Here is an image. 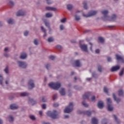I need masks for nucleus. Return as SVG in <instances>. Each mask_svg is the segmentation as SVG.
Listing matches in <instances>:
<instances>
[{
	"label": "nucleus",
	"mask_w": 124,
	"mask_h": 124,
	"mask_svg": "<svg viewBox=\"0 0 124 124\" xmlns=\"http://www.w3.org/2000/svg\"><path fill=\"white\" fill-rule=\"evenodd\" d=\"M26 15V12L24 10H20L16 13V16H24Z\"/></svg>",
	"instance_id": "11"
},
{
	"label": "nucleus",
	"mask_w": 124,
	"mask_h": 124,
	"mask_svg": "<svg viewBox=\"0 0 124 124\" xmlns=\"http://www.w3.org/2000/svg\"><path fill=\"white\" fill-rule=\"evenodd\" d=\"M95 99V96H93L91 98V101H94V100Z\"/></svg>",
	"instance_id": "61"
},
{
	"label": "nucleus",
	"mask_w": 124,
	"mask_h": 124,
	"mask_svg": "<svg viewBox=\"0 0 124 124\" xmlns=\"http://www.w3.org/2000/svg\"><path fill=\"white\" fill-rule=\"evenodd\" d=\"M60 22H61V23H65V22H66V18H64L60 20Z\"/></svg>",
	"instance_id": "50"
},
{
	"label": "nucleus",
	"mask_w": 124,
	"mask_h": 124,
	"mask_svg": "<svg viewBox=\"0 0 124 124\" xmlns=\"http://www.w3.org/2000/svg\"><path fill=\"white\" fill-rule=\"evenodd\" d=\"M49 59L50 60H52V61H54V59H55V57L54 56H50L49 57Z\"/></svg>",
	"instance_id": "55"
},
{
	"label": "nucleus",
	"mask_w": 124,
	"mask_h": 124,
	"mask_svg": "<svg viewBox=\"0 0 124 124\" xmlns=\"http://www.w3.org/2000/svg\"><path fill=\"white\" fill-rule=\"evenodd\" d=\"M91 95V93H85L83 95V99H87V98H89V96Z\"/></svg>",
	"instance_id": "22"
},
{
	"label": "nucleus",
	"mask_w": 124,
	"mask_h": 124,
	"mask_svg": "<svg viewBox=\"0 0 124 124\" xmlns=\"http://www.w3.org/2000/svg\"><path fill=\"white\" fill-rule=\"evenodd\" d=\"M27 57H28L27 53L23 52L20 55V59H21V60H25L27 59Z\"/></svg>",
	"instance_id": "16"
},
{
	"label": "nucleus",
	"mask_w": 124,
	"mask_h": 124,
	"mask_svg": "<svg viewBox=\"0 0 124 124\" xmlns=\"http://www.w3.org/2000/svg\"><path fill=\"white\" fill-rule=\"evenodd\" d=\"M113 99H114L115 101H116L117 103H119L121 102V99L117 98V96H116V94H115V93L113 94Z\"/></svg>",
	"instance_id": "18"
},
{
	"label": "nucleus",
	"mask_w": 124,
	"mask_h": 124,
	"mask_svg": "<svg viewBox=\"0 0 124 124\" xmlns=\"http://www.w3.org/2000/svg\"><path fill=\"white\" fill-rule=\"evenodd\" d=\"M59 93L61 95L64 96V95H65V89L64 88H61L59 91Z\"/></svg>",
	"instance_id": "17"
},
{
	"label": "nucleus",
	"mask_w": 124,
	"mask_h": 124,
	"mask_svg": "<svg viewBox=\"0 0 124 124\" xmlns=\"http://www.w3.org/2000/svg\"><path fill=\"white\" fill-rule=\"evenodd\" d=\"M102 124H107V119H104L102 121Z\"/></svg>",
	"instance_id": "47"
},
{
	"label": "nucleus",
	"mask_w": 124,
	"mask_h": 124,
	"mask_svg": "<svg viewBox=\"0 0 124 124\" xmlns=\"http://www.w3.org/2000/svg\"><path fill=\"white\" fill-rule=\"evenodd\" d=\"M73 111V103L71 102L69 103V106L66 107L64 110L65 113H69Z\"/></svg>",
	"instance_id": "3"
},
{
	"label": "nucleus",
	"mask_w": 124,
	"mask_h": 124,
	"mask_svg": "<svg viewBox=\"0 0 124 124\" xmlns=\"http://www.w3.org/2000/svg\"><path fill=\"white\" fill-rule=\"evenodd\" d=\"M7 22L9 25H13V24H14V23H15L14 19H13L12 18H10V19L7 20Z\"/></svg>",
	"instance_id": "23"
},
{
	"label": "nucleus",
	"mask_w": 124,
	"mask_h": 124,
	"mask_svg": "<svg viewBox=\"0 0 124 124\" xmlns=\"http://www.w3.org/2000/svg\"><path fill=\"white\" fill-rule=\"evenodd\" d=\"M28 34H29V31H25L24 32V35H25V36H27L28 35Z\"/></svg>",
	"instance_id": "60"
},
{
	"label": "nucleus",
	"mask_w": 124,
	"mask_h": 124,
	"mask_svg": "<svg viewBox=\"0 0 124 124\" xmlns=\"http://www.w3.org/2000/svg\"><path fill=\"white\" fill-rule=\"evenodd\" d=\"M47 116H49V117H50V118H52V119H53L54 120L56 119H59V114L56 110H53L52 112L48 111L47 112Z\"/></svg>",
	"instance_id": "1"
},
{
	"label": "nucleus",
	"mask_w": 124,
	"mask_h": 124,
	"mask_svg": "<svg viewBox=\"0 0 124 124\" xmlns=\"http://www.w3.org/2000/svg\"><path fill=\"white\" fill-rule=\"evenodd\" d=\"M84 114L85 115H87V116H88V117H89V116H91V115H92V111H89V110H86L84 111Z\"/></svg>",
	"instance_id": "29"
},
{
	"label": "nucleus",
	"mask_w": 124,
	"mask_h": 124,
	"mask_svg": "<svg viewBox=\"0 0 124 124\" xmlns=\"http://www.w3.org/2000/svg\"><path fill=\"white\" fill-rule=\"evenodd\" d=\"M92 77H93V78H97V74H96L95 72H93L92 73Z\"/></svg>",
	"instance_id": "48"
},
{
	"label": "nucleus",
	"mask_w": 124,
	"mask_h": 124,
	"mask_svg": "<svg viewBox=\"0 0 124 124\" xmlns=\"http://www.w3.org/2000/svg\"><path fill=\"white\" fill-rule=\"evenodd\" d=\"M28 84L29 90H31V89H33V88H35V87L34 81L32 79H30L28 81Z\"/></svg>",
	"instance_id": "8"
},
{
	"label": "nucleus",
	"mask_w": 124,
	"mask_h": 124,
	"mask_svg": "<svg viewBox=\"0 0 124 124\" xmlns=\"http://www.w3.org/2000/svg\"><path fill=\"white\" fill-rule=\"evenodd\" d=\"M116 59L117 61H120L121 62H123V63H124V57L121 55H119L118 54H116Z\"/></svg>",
	"instance_id": "9"
},
{
	"label": "nucleus",
	"mask_w": 124,
	"mask_h": 124,
	"mask_svg": "<svg viewBox=\"0 0 124 124\" xmlns=\"http://www.w3.org/2000/svg\"><path fill=\"white\" fill-rule=\"evenodd\" d=\"M41 30L43 31V32H44V34L43 35L44 37H46L47 36V33L46 32V29H44V27L43 26L41 27Z\"/></svg>",
	"instance_id": "27"
},
{
	"label": "nucleus",
	"mask_w": 124,
	"mask_h": 124,
	"mask_svg": "<svg viewBox=\"0 0 124 124\" xmlns=\"http://www.w3.org/2000/svg\"><path fill=\"white\" fill-rule=\"evenodd\" d=\"M10 107V109H11L12 110L18 109V106L15 104L11 105Z\"/></svg>",
	"instance_id": "25"
},
{
	"label": "nucleus",
	"mask_w": 124,
	"mask_h": 124,
	"mask_svg": "<svg viewBox=\"0 0 124 124\" xmlns=\"http://www.w3.org/2000/svg\"><path fill=\"white\" fill-rule=\"evenodd\" d=\"M75 64L76 66H77V67H80V66H81V62H80V60L75 61Z\"/></svg>",
	"instance_id": "20"
},
{
	"label": "nucleus",
	"mask_w": 124,
	"mask_h": 124,
	"mask_svg": "<svg viewBox=\"0 0 124 124\" xmlns=\"http://www.w3.org/2000/svg\"><path fill=\"white\" fill-rule=\"evenodd\" d=\"M107 61L108 62H112V59H111L110 57H108Z\"/></svg>",
	"instance_id": "62"
},
{
	"label": "nucleus",
	"mask_w": 124,
	"mask_h": 124,
	"mask_svg": "<svg viewBox=\"0 0 124 124\" xmlns=\"http://www.w3.org/2000/svg\"><path fill=\"white\" fill-rule=\"evenodd\" d=\"M107 103L108 111H113L114 108H113V106H112V100H111V98H108L107 99Z\"/></svg>",
	"instance_id": "4"
},
{
	"label": "nucleus",
	"mask_w": 124,
	"mask_h": 124,
	"mask_svg": "<svg viewBox=\"0 0 124 124\" xmlns=\"http://www.w3.org/2000/svg\"><path fill=\"white\" fill-rule=\"evenodd\" d=\"M98 40L100 43H103L104 41H105V40L104 38L102 37H100L98 38Z\"/></svg>",
	"instance_id": "32"
},
{
	"label": "nucleus",
	"mask_w": 124,
	"mask_h": 124,
	"mask_svg": "<svg viewBox=\"0 0 124 124\" xmlns=\"http://www.w3.org/2000/svg\"><path fill=\"white\" fill-rule=\"evenodd\" d=\"M58 97V94L55 93L53 96V100H55Z\"/></svg>",
	"instance_id": "51"
},
{
	"label": "nucleus",
	"mask_w": 124,
	"mask_h": 124,
	"mask_svg": "<svg viewBox=\"0 0 124 124\" xmlns=\"http://www.w3.org/2000/svg\"><path fill=\"white\" fill-rule=\"evenodd\" d=\"M29 118L31 119V120H32V121H35V117L34 115H30Z\"/></svg>",
	"instance_id": "43"
},
{
	"label": "nucleus",
	"mask_w": 124,
	"mask_h": 124,
	"mask_svg": "<svg viewBox=\"0 0 124 124\" xmlns=\"http://www.w3.org/2000/svg\"><path fill=\"white\" fill-rule=\"evenodd\" d=\"M120 68L121 67L119 65L113 66L111 69V72H115V71H118Z\"/></svg>",
	"instance_id": "12"
},
{
	"label": "nucleus",
	"mask_w": 124,
	"mask_h": 124,
	"mask_svg": "<svg viewBox=\"0 0 124 124\" xmlns=\"http://www.w3.org/2000/svg\"><path fill=\"white\" fill-rule=\"evenodd\" d=\"M45 66H46V69H49V67H50V66H51V65H50V64L47 63V64H46Z\"/></svg>",
	"instance_id": "53"
},
{
	"label": "nucleus",
	"mask_w": 124,
	"mask_h": 124,
	"mask_svg": "<svg viewBox=\"0 0 124 124\" xmlns=\"http://www.w3.org/2000/svg\"><path fill=\"white\" fill-rule=\"evenodd\" d=\"M82 104L83 106H84V107H88L89 106V104H87V103L85 101H83L82 102Z\"/></svg>",
	"instance_id": "40"
},
{
	"label": "nucleus",
	"mask_w": 124,
	"mask_h": 124,
	"mask_svg": "<svg viewBox=\"0 0 124 124\" xmlns=\"http://www.w3.org/2000/svg\"><path fill=\"white\" fill-rule=\"evenodd\" d=\"M30 95V93L27 92H24L20 93V96H28Z\"/></svg>",
	"instance_id": "30"
},
{
	"label": "nucleus",
	"mask_w": 124,
	"mask_h": 124,
	"mask_svg": "<svg viewBox=\"0 0 124 124\" xmlns=\"http://www.w3.org/2000/svg\"><path fill=\"white\" fill-rule=\"evenodd\" d=\"M33 43L35 45H38V39H34L33 41Z\"/></svg>",
	"instance_id": "44"
},
{
	"label": "nucleus",
	"mask_w": 124,
	"mask_h": 124,
	"mask_svg": "<svg viewBox=\"0 0 124 124\" xmlns=\"http://www.w3.org/2000/svg\"><path fill=\"white\" fill-rule=\"evenodd\" d=\"M54 38L53 37H49L48 39H47V41L48 42H54Z\"/></svg>",
	"instance_id": "33"
},
{
	"label": "nucleus",
	"mask_w": 124,
	"mask_h": 124,
	"mask_svg": "<svg viewBox=\"0 0 124 124\" xmlns=\"http://www.w3.org/2000/svg\"><path fill=\"white\" fill-rule=\"evenodd\" d=\"M42 101L43 102H46V99L44 97H42Z\"/></svg>",
	"instance_id": "64"
},
{
	"label": "nucleus",
	"mask_w": 124,
	"mask_h": 124,
	"mask_svg": "<svg viewBox=\"0 0 124 124\" xmlns=\"http://www.w3.org/2000/svg\"><path fill=\"white\" fill-rule=\"evenodd\" d=\"M113 117L114 120V122H115V123H116L117 124H120V120L118 118L117 116H116V115L113 114Z\"/></svg>",
	"instance_id": "19"
},
{
	"label": "nucleus",
	"mask_w": 124,
	"mask_h": 124,
	"mask_svg": "<svg viewBox=\"0 0 124 124\" xmlns=\"http://www.w3.org/2000/svg\"><path fill=\"white\" fill-rule=\"evenodd\" d=\"M4 56L5 57V58H8L9 57V55L7 53H4Z\"/></svg>",
	"instance_id": "63"
},
{
	"label": "nucleus",
	"mask_w": 124,
	"mask_h": 124,
	"mask_svg": "<svg viewBox=\"0 0 124 124\" xmlns=\"http://www.w3.org/2000/svg\"><path fill=\"white\" fill-rule=\"evenodd\" d=\"M96 14H97V11H91L89 12L87 15L83 14L82 16L83 17H85L86 18H89L92 16H94V15H96Z\"/></svg>",
	"instance_id": "5"
},
{
	"label": "nucleus",
	"mask_w": 124,
	"mask_h": 124,
	"mask_svg": "<svg viewBox=\"0 0 124 124\" xmlns=\"http://www.w3.org/2000/svg\"><path fill=\"white\" fill-rule=\"evenodd\" d=\"M9 5L11 7L14 6V2L12 1H9Z\"/></svg>",
	"instance_id": "45"
},
{
	"label": "nucleus",
	"mask_w": 124,
	"mask_h": 124,
	"mask_svg": "<svg viewBox=\"0 0 124 124\" xmlns=\"http://www.w3.org/2000/svg\"><path fill=\"white\" fill-rule=\"evenodd\" d=\"M42 108L43 109H46V104H43L42 105Z\"/></svg>",
	"instance_id": "58"
},
{
	"label": "nucleus",
	"mask_w": 124,
	"mask_h": 124,
	"mask_svg": "<svg viewBox=\"0 0 124 124\" xmlns=\"http://www.w3.org/2000/svg\"><path fill=\"white\" fill-rule=\"evenodd\" d=\"M55 48H56V49H58V50H61V49H62V46L60 45H57Z\"/></svg>",
	"instance_id": "46"
},
{
	"label": "nucleus",
	"mask_w": 124,
	"mask_h": 124,
	"mask_svg": "<svg viewBox=\"0 0 124 124\" xmlns=\"http://www.w3.org/2000/svg\"><path fill=\"white\" fill-rule=\"evenodd\" d=\"M117 16L116 15H113L111 17L109 16V18H108L107 21H114V20H116Z\"/></svg>",
	"instance_id": "15"
},
{
	"label": "nucleus",
	"mask_w": 124,
	"mask_h": 124,
	"mask_svg": "<svg viewBox=\"0 0 124 124\" xmlns=\"http://www.w3.org/2000/svg\"><path fill=\"white\" fill-rule=\"evenodd\" d=\"M104 93H107L108 94V89H107V87H105L104 88Z\"/></svg>",
	"instance_id": "49"
},
{
	"label": "nucleus",
	"mask_w": 124,
	"mask_h": 124,
	"mask_svg": "<svg viewBox=\"0 0 124 124\" xmlns=\"http://www.w3.org/2000/svg\"><path fill=\"white\" fill-rule=\"evenodd\" d=\"M97 68H98V70L99 72H102V66H101L100 65H98Z\"/></svg>",
	"instance_id": "42"
},
{
	"label": "nucleus",
	"mask_w": 124,
	"mask_h": 124,
	"mask_svg": "<svg viewBox=\"0 0 124 124\" xmlns=\"http://www.w3.org/2000/svg\"><path fill=\"white\" fill-rule=\"evenodd\" d=\"M60 29L61 31H63V30H64V26H63L62 25H61L60 26Z\"/></svg>",
	"instance_id": "52"
},
{
	"label": "nucleus",
	"mask_w": 124,
	"mask_h": 124,
	"mask_svg": "<svg viewBox=\"0 0 124 124\" xmlns=\"http://www.w3.org/2000/svg\"><path fill=\"white\" fill-rule=\"evenodd\" d=\"M28 102L30 104H31V105H34V104H35V101L31 98H29Z\"/></svg>",
	"instance_id": "24"
},
{
	"label": "nucleus",
	"mask_w": 124,
	"mask_h": 124,
	"mask_svg": "<svg viewBox=\"0 0 124 124\" xmlns=\"http://www.w3.org/2000/svg\"><path fill=\"white\" fill-rule=\"evenodd\" d=\"M91 123L92 124H97V120L96 118L93 117L92 119Z\"/></svg>",
	"instance_id": "28"
},
{
	"label": "nucleus",
	"mask_w": 124,
	"mask_h": 124,
	"mask_svg": "<svg viewBox=\"0 0 124 124\" xmlns=\"http://www.w3.org/2000/svg\"><path fill=\"white\" fill-rule=\"evenodd\" d=\"M7 119L10 123H13L14 122V118L12 115H10L7 117Z\"/></svg>",
	"instance_id": "26"
},
{
	"label": "nucleus",
	"mask_w": 124,
	"mask_h": 124,
	"mask_svg": "<svg viewBox=\"0 0 124 124\" xmlns=\"http://www.w3.org/2000/svg\"><path fill=\"white\" fill-rule=\"evenodd\" d=\"M2 81H3V78L1 75H0V85L2 86Z\"/></svg>",
	"instance_id": "39"
},
{
	"label": "nucleus",
	"mask_w": 124,
	"mask_h": 124,
	"mask_svg": "<svg viewBox=\"0 0 124 124\" xmlns=\"http://www.w3.org/2000/svg\"><path fill=\"white\" fill-rule=\"evenodd\" d=\"M67 8L68 10H71L73 8V6L71 4H68L67 5Z\"/></svg>",
	"instance_id": "34"
},
{
	"label": "nucleus",
	"mask_w": 124,
	"mask_h": 124,
	"mask_svg": "<svg viewBox=\"0 0 124 124\" xmlns=\"http://www.w3.org/2000/svg\"><path fill=\"white\" fill-rule=\"evenodd\" d=\"M80 47L82 51L88 52V46L87 45H80Z\"/></svg>",
	"instance_id": "10"
},
{
	"label": "nucleus",
	"mask_w": 124,
	"mask_h": 124,
	"mask_svg": "<svg viewBox=\"0 0 124 124\" xmlns=\"http://www.w3.org/2000/svg\"><path fill=\"white\" fill-rule=\"evenodd\" d=\"M89 45H91V47H90L91 51H93V43L89 42Z\"/></svg>",
	"instance_id": "56"
},
{
	"label": "nucleus",
	"mask_w": 124,
	"mask_h": 124,
	"mask_svg": "<svg viewBox=\"0 0 124 124\" xmlns=\"http://www.w3.org/2000/svg\"><path fill=\"white\" fill-rule=\"evenodd\" d=\"M118 93H119L118 94L120 96H124V91H123V90H119L118 92Z\"/></svg>",
	"instance_id": "35"
},
{
	"label": "nucleus",
	"mask_w": 124,
	"mask_h": 124,
	"mask_svg": "<svg viewBox=\"0 0 124 124\" xmlns=\"http://www.w3.org/2000/svg\"><path fill=\"white\" fill-rule=\"evenodd\" d=\"M17 64L20 68H27L28 64L26 62L18 61L17 62Z\"/></svg>",
	"instance_id": "7"
},
{
	"label": "nucleus",
	"mask_w": 124,
	"mask_h": 124,
	"mask_svg": "<svg viewBox=\"0 0 124 124\" xmlns=\"http://www.w3.org/2000/svg\"><path fill=\"white\" fill-rule=\"evenodd\" d=\"M4 52H8L9 51V48L5 47L4 49Z\"/></svg>",
	"instance_id": "57"
},
{
	"label": "nucleus",
	"mask_w": 124,
	"mask_h": 124,
	"mask_svg": "<svg viewBox=\"0 0 124 124\" xmlns=\"http://www.w3.org/2000/svg\"><path fill=\"white\" fill-rule=\"evenodd\" d=\"M78 12H79V11H77L76 14H75L74 17H75V20L77 21V22H78V21H80L81 20V17L80 16V15H78Z\"/></svg>",
	"instance_id": "14"
},
{
	"label": "nucleus",
	"mask_w": 124,
	"mask_h": 124,
	"mask_svg": "<svg viewBox=\"0 0 124 124\" xmlns=\"http://www.w3.org/2000/svg\"><path fill=\"white\" fill-rule=\"evenodd\" d=\"M102 14L104 15L103 17H102V19L104 21H107V18H109V16H107V14L109 13V12H108V10H104L101 11Z\"/></svg>",
	"instance_id": "6"
},
{
	"label": "nucleus",
	"mask_w": 124,
	"mask_h": 124,
	"mask_svg": "<svg viewBox=\"0 0 124 124\" xmlns=\"http://www.w3.org/2000/svg\"><path fill=\"white\" fill-rule=\"evenodd\" d=\"M53 107H59V103H55L53 104Z\"/></svg>",
	"instance_id": "54"
},
{
	"label": "nucleus",
	"mask_w": 124,
	"mask_h": 124,
	"mask_svg": "<svg viewBox=\"0 0 124 124\" xmlns=\"http://www.w3.org/2000/svg\"><path fill=\"white\" fill-rule=\"evenodd\" d=\"M49 87L53 89V90H59L60 88H61V86H62V84L60 82H57L55 83H50L48 84Z\"/></svg>",
	"instance_id": "2"
},
{
	"label": "nucleus",
	"mask_w": 124,
	"mask_h": 124,
	"mask_svg": "<svg viewBox=\"0 0 124 124\" xmlns=\"http://www.w3.org/2000/svg\"><path fill=\"white\" fill-rule=\"evenodd\" d=\"M124 68H123L121 71L119 73V76H123L124 75Z\"/></svg>",
	"instance_id": "37"
},
{
	"label": "nucleus",
	"mask_w": 124,
	"mask_h": 124,
	"mask_svg": "<svg viewBox=\"0 0 124 124\" xmlns=\"http://www.w3.org/2000/svg\"><path fill=\"white\" fill-rule=\"evenodd\" d=\"M83 4L84 9H88V5H87V2L86 1L83 2Z\"/></svg>",
	"instance_id": "36"
},
{
	"label": "nucleus",
	"mask_w": 124,
	"mask_h": 124,
	"mask_svg": "<svg viewBox=\"0 0 124 124\" xmlns=\"http://www.w3.org/2000/svg\"><path fill=\"white\" fill-rule=\"evenodd\" d=\"M45 25L46 27H47L48 28H50V23L49 22L45 21Z\"/></svg>",
	"instance_id": "41"
},
{
	"label": "nucleus",
	"mask_w": 124,
	"mask_h": 124,
	"mask_svg": "<svg viewBox=\"0 0 124 124\" xmlns=\"http://www.w3.org/2000/svg\"><path fill=\"white\" fill-rule=\"evenodd\" d=\"M97 106L99 109H103L104 107V104L102 101H99L98 102Z\"/></svg>",
	"instance_id": "13"
},
{
	"label": "nucleus",
	"mask_w": 124,
	"mask_h": 124,
	"mask_svg": "<svg viewBox=\"0 0 124 124\" xmlns=\"http://www.w3.org/2000/svg\"><path fill=\"white\" fill-rule=\"evenodd\" d=\"M46 0L47 4H51L52 3V2L51 1V0Z\"/></svg>",
	"instance_id": "59"
},
{
	"label": "nucleus",
	"mask_w": 124,
	"mask_h": 124,
	"mask_svg": "<svg viewBox=\"0 0 124 124\" xmlns=\"http://www.w3.org/2000/svg\"><path fill=\"white\" fill-rule=\"evenodd\" d=\"M46 18H51V17H53V14L50 13H46Z\"/></svg>",
	"instance_id": "31"
},
{
	"label": "nucleus",
	"mask_w": 124,
	"mask_h": 124,
	"mask_svg": "<svg viewBox=\"0 0 124 124\" xmlns=\"http://www.w3.org/2000/svg\"><path fill=\"white\" fill-rule=\"evenodd\" d=\"M46 10L51 11H56V10H57V9L56 8L52 7H46Z\"/></svg>",
	"instance_id": "21"
},
{
	"label": "nucleus",
	"mask_w": 124,
	"mask_h": 124,
	"mask_svg": "<svg viewBox=\"0 0 124 124\" xmlns=\"http://www.w3.org/2000/svg\"><path fill=\"white\" fill-rule=\"evenodd\" d=\"M4 72H5L6 74H8V72H9V68L8 66H7L5 69H4Z\"/></svg>",
	"instance_id": "38"
}]
</instances>
